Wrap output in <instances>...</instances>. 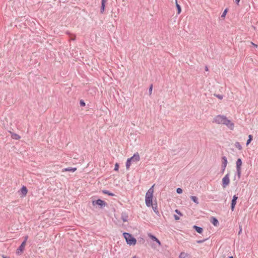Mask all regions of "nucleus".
I'll return each instance as SVG.
<instances>
[{"label": "nucleus", "instance_id": "a878e982", "mask_svg": "<svg viewBox=\"0 0 258 258\" xmlns=\"http://www.w3.org/2000/svg\"><path fill=\"white\" fill-rule=\"evenodd\" d=\"M118 168H119V165H118V164L117 163H116L115 164L114 170L116 171H118Z\"/></svg>", "mask_w": 258, "mask_h": 258}, {"label": "nucleus", "instance_id": "f257e3e1", "mask_svg": "<svg viewBox=\"0 0 258 258\" xmlns=\"http://www.w3.org/2000/svg\"><path fill=\"white\" fill-rule=\"evenodd\" d=\"M213 123L226 125L231 130H233L234 123L224 115H218L213 118Z\"/></svg>", "mask_w": 258, "mask_h": 258}, {"label": "nucleus", "instance_id": "cd10ccee", "mask_svg": "<svg viewBox=\"0 0 258 258\" xmlns=\"http://www.w3.org/2000/svg\"><path fill=\"white\" fill-rule=\"evenodd\" d=\"M80 104L81 106H85L86 105L85 103L83 100H81L80 101Z\"/></svg>", "mask_w": 258, "mask_h": 258}, {"label": "nucleus", "instance_id": "6e6552de", "mask_svg": "<svg viewBox=\"0 0 258 258\" xmlns=\"http://www.w3.org/2000/svg\"><path fill=\"white\" fill-rule=\"evenodd\" d=\"M26 244V240H24L17 250L16 253L18 254H20L23 252Z\"/></svg>", "mask_w": 258, "mask_h": 258}, {"label": "nucleus", "instance_id": "9b49d317", "mask_svg": "<svg viewBox=\"0 0 258 258\" xmlns=\"http://www.w3.org/2000/svg\"><path fill=\"white\" fill-rule=\"evenodd\" d=\"M148 236L153 240L155 241L159 245H161L160 241L154 236L151 234H148Z\"/></svg>", "mask_w": 258, "mask_h": 258}, {"label": "nucleus", "instance_id": "7c9ffc66", "mask_svg": "<svg viewBox=\"0 0 258 258\" xmlns=\"http://www.w3.org/2000/svg\"><path fill=\"white\" fill-rule=\"evenodd\" d=\"M175 212L180 215H182L181 212L177 209L175 210Z\"/></svg>", "mask_w": 258, "mask_h": 258}, {"label": "nucleus", "instance_id": "39448f33", "mask_svg": "<svg viewBox=\"0 0 258 258\" xmlns=\"http://www.w3.org/2000/svg\"><path fill=\"white\" fill-rule=\"evenodd\" d=\"M222 186L224 188L226 187L230 183L229 174H227L222 180Z\"/></svg>", "mask_w": 258, "mask_h": 258}, {"label": "nucleus", "instance_id": "dca6fc26", "mask_svg": "<svg viewBox=\"0 0 258 258\" xmlns=\"http://www.w3.org/2000/svg\"><path fill=\"white\" fill-rule=\"evenodd\" d=\"M194 228L196 230V231L199 233H202L203 232V228L197 226H194Z\"/></svg>", "mask_w": 258, "mask_h": 258}, {"label": "nucleus", "instance_id": "393cba45", "mask_svg": "<svg viewBox=\"0 0 258 258\" xmlns=\"http://www.w3.org/2000/svg\"><path fill=\"white\" fill-rule=\"evenodd\" d=\"M105 5L101 4V13H103L104 12V9H105Z\"/></svg>", "mask_w": 258, "mask_h": 258}, {"label": "nucleus", "instance_id": "473e14b6", "mask_svg": "<svg viewBox=\"0 0 258 258\" xmlns=\"http://www.w3.org/2000/svg\"><path fill=\"white\" fill-rule=\"evenodd\" d=\"M106 2V0H102L101 1V4L105 5V3Z\"/></svg>", "mask_w": 258, "mask_h": 258}, {"label": "nucleus", "instance_id": "a19ab883", "mask_svg": "<svg viewBox=\"0 0 258 258\" xmlns=\"http://www.w3.org/2000/svg\"><path fill=\"white\" fill-rule=\"evenodd\" d=\"M229 258H233V257L231 256L229 257Z\"/></svg>", "mask_w": 258, "mask_h": 258}, {"label": "nucleus", "instance_id": "5701e85b", "mask_svg": "<svg viewBox=\"0 0 258 258\" xmlns=\"http://www.w3.org/2000/svg\"><path fill=\"white\" fill-rule=\"evenodd\" d=\"M227 9H225V10L224 11V12H223V14H222V15H221V18H222L223 19H225V16H226V14H227Z\"/></svg>", "mask_w": 258, "mask_h": 258}, {"label": "nucleus", "instance_id": "f03ea898", "mask_svg": "<svg viewBox=\"0 0 258 258\" xmlns=\"http://www.w3.org/2000/svg\"><path fill=\"white\" fill-rule=\"evenodd\" d=\"M155 184H153L151 188L147 191L145 196V203L147 207H150L153 205V199L154 194V187Z\"/></svg>", "mask_w": 258, "mask_h": 258}, {"label": "nucleus", "instance_id": "a211bd4d", "mask_svg": "<svg viewBox=\"0 0 258 258\" xmlns=\"http://www.w3.org/2000/svg\"><path fill=\"white\" fill-rule=\"evenodd\" d=\"M190 199H191V200L194 202H195L197 204H198L199 203V201H198V198L197 197H196V196H191L190 197Z\"/></svg>", "mask_w": 258, "mask_h": 258}, {"label": "nucleus", "instance_id": "f3484780", "mask_svg": "<svg viewBox=\"0 0 258 258\" xmlns=\"http://www.w3.org/2000/svg\"><path fill=\"white\" fill-rule=\"evenodd\" d=\"M236 204V201L232 200L231 205V209L232 211H234Z\"/></svg>", "mask_w": 258, "mask_h": 258}, {"label": "nucleus", "instance_id": "9d476101", "mask_svg": "<svg viewBox=\"0 0 258 258\" xmlns=\"http://www.w3.org/2000/svg\"><path fill=\"white\" fill-rule=\"evenodd\" d=\"M129 159L132 161V162H138L140 160V157L139 153H136Z\"/></svg>", "mask_w": 258, "mask_h": 258}, {"label": "nucleus", "instance_id": "4468645a", "mask_svg": "<svg viewBox=\"0 0 258 258\" xmlns=\"http://www.w3.org/2000/svg\"><path fill=\"white\" fill-rule=\"evenodd\" d=\"M212 223L215 226H217L219 224L218 220L214 217H212L211 220Z\"/></svg>", "mask_w": 258, "mask_h": 258}, {"label": "nucleus", "instance_id": "ddd939ff", "mask_svg": "<svg viewBox=\"0 0 258 258\" xmlns=\"http://www.w3.org/2000/svg\"><path fill=\"white\" fill-rule=\"evenodd\" d=\"M77 170L76 168H64L62 170V172H66V171H71V172H75Z\"/></svg>", "mask_w": 258, "mask_h": 258}, {"label": "nucleus", "instance_id": "f704fd0d", "mask_svg": "<svg viewBox=\"0 0 258 258\" xmlns=\"http://www.w3.org/2000/svg\"><path fill=\"white\" fill-rule=\"evenodd\" d=\"M153 210H154V211L155 212H156V213H157V212H158V211H156L157 209H156V207H155V208H154V207H153Z\"/></svg>", "mask_w": 258, "mask_h": 258}, {"label": "nucleus", "instance_id": "4c0bfd02", "mask_svg": "<svg viewBox=\"0 0 258 258\" xmlns=\"http://www.w3.org/2000/svg\"><path fill=\"white\" fill-rule=\"evenodd\" d=\"M132 258H139V257L135 255V256H133Z\"/></svg>", "mask_w": 258, "mask_h": 258}, {"label": "nucleus", "instance_id": "412c9836", "mask_svg": "<svg viewBox=\"0 0 258 258\" xmlns=\"http://www.w3.org/2000/svg\"><path fill=\"white\" fill-rule=\"evenodd\" d=\"M252 140V136L251 135L248 136V139L246 142V146H248Z\"/></svg>", "mask_w": 258, "mask_h": 258}, {"label": "nucleus", "instance_id": "b1692460", "mask_svg": "<svg viewBox=\"0 0 258 258\" xmlns=\"http://www.w3.org/2000/svg\"><path fill=\"white\" fill-rule=\"evenodd\" d=\"M235 147L238 148L239 150H241V146L240 145V144H239V143L238 142H236L235 144Z\"/></svg>", "mask_w": 258, "mask_h": 258}, {"label": "nucleus", "instance_id": "1a4fd4ad", "mask_svg": "<svg viewBox=\"0 0 258 258\" xmlns=\"http://www.w3.org/2000/svg\"><path fill=\"white\" fill-rule=\"evenodd\" d=\"M222 172H224L226 168V166H227V165L228 163V161H227L226 157L225 156H224L222 158Z\"/></svg>", "mask_w": 258, "mask_h": 258}, {"label": "nucleus", "instance_id": "2eb2a0df", "mask_svg": "<svg viewBox=\"0 0 258 258\" xmlns=\"http://www.w3.org/2000/svg\"><path fill=\"white\" fill-rule=\"evenodd\" d=\"M11 137L13 139L16 140H19L21 138L20 136L19 135L15 133H12Z\"/></svg>", "mask_w": 258, "mask_h": 258}, {"label": "nucleus", "instance_id": "0eeeda50", "mask_svg": "<svg viewBox=\"0 0 258 258\" xmlns=\"http://www.w3.org/2000/svg\"><path fill=\"white\" fill-rule=\"evenodd\" d=\"M28 193V189L25 186H23L19 191V195L21 198L26 196Z\"/></svg>", "mask_w": 258, "mask_h": 258}, {"label": "nucleus", "instance_id": "7ed1b4c3", "mask_svg": "<svg viewBox=\"0 0 258 258\" xmlns=\"http://www.w3.org/2000/svg\"><path fill=\"white\" fill-rule=\"evenodd\" d=\"M123 237L126 243L130 245H135L137 243L136 239L131 234L124 232L123 233Z\"/></svg>", "mask_w": 258, "mask_h": 258}, {"label": "nucleus", "instance_id": "aec40b11", "mask_svg": "<svg viewBox=\"0 0 258 258\" xmlns=\"http://www.w3.org/2000/svg\"><path fill=\"white\" fill-rule=\"evenodd\" d=\"M176 6L177 7V11H178L177 13H178V14H179L181 12V9L180 5L177 3V1H176Z\"/></svg>", "mask_w": 258, "mask_h": 258}, {"label": "nucleus", "instance_id": "58836bf2", "mask_svg": "<svg viewBox=\"0 0 258 258\" xmlns=\"http://www.w3.org/2000/svg\"><path fill=\"white\" fill-rule=\"evenodd\" d=\"M218 97L221 99L222 98V97L221 96H218Z\"/></svg>", "mask_w": 258, "mask_h": 258}, {"label": "nucleus", "instance_id": "72a5a7b5", "mask_svg": "<svg viewBox=\"0 0 258 258\" xmlns=\"http://www.w3.org/2000/svg\"><path fill=\"white\" fill-rule=\"evenodd\" d=\"M250 43L255 47H257V45L256 44H254V43H253L252 42H251Z\"/></svg>", "mask_w": 258, "mask_h": 258}, {"label": "nucleus", "instance_id": "423d86ee", "mask_svg": "<svg viewBox=\"0 0 258 258\" xmlns=\"http://www.w3.org/2000/svg\"><path fill=\"white\" fill-rule=\"evenodd\" d=\"M92 205L94 206L95 205H98L100 206L101 207H105L106 206V203L100 199H98L96 201H92Z\"/></svg>", "mask_w": 258, "mask_h": 258}, {"label": "nucleus", "instance_id": "c756f323", "mask_svg": "<svg viewBox=\"0 0 258 258\" xmlns=\"http://www.w3.org/2000/svg\"><path fill=\"white\" fill-rule=\"evenodd\" d=\"M237 199H238V197H237L236 195H234V196L233 197L232 200L237 201Z\"/></svg>", "mask_w": 258, "mask_h": 258}, {"label": "nucleus", "instance_id": "6ab92c4d", "mask_svg": "<svg viewBox=\"0 0 258 258\" xmlns=\"http://www.w3.org/2000/svg\"><path fill=\"white\" fill-rule=\"evenodd\" d=\"M132 161L128 158L126 163V167L127 169H128L130 167V166L131 165Z\"/></svg>", "mask_w": 258, "mask_h": 258}, {"label": "nucleus", "instance_id": "e433bc0d", "mask_svg": "<svg viewBox=\"0 0 258 258\" xmlns=\"http://www.w3.org/2000/svg\"><path fill=\"white\" fill-rule=\"evenodd\" d=\"M27 239H28V236H26L25 237V240H26V242L27 241Z\"/></svg>", "mask_w": 258, "mask_h": 258}, {"label": "nucleus", "instance_id": "bb28decb", "mask_svg": "<svg viewBox=\"0 0 258 258\" xmlns=\"http://www.w3.org/2000/svg\"><path fill=\"white\" fill-rule=\"evenodd\" d=\"M176 191L178 194H180L182 192V189L181 188H177Z\"/></svg>", "mask_w": 258, "mask_h": 258}, {"label": "nucleus", "instance_id": "c85d7f7f", "mask_svg": "<svg viewBox=\"0 0 258 258\" xmlns=\"http://www.w3.org/2000/svg\"><path fill=\"white\" fill-rule=\"evenodd\" d=\"M152 89H153V85H151L150 88H149V93L150 94H152Z\"/></svg>", "mask_w": 258, "mask_h": 258}, {"label": "nucleus", "instance_id": "ea45409f", "mask_svg": "<svg viewBox=\"0 0 258 258\" xmlns=\"http://www.w3.org/2000/svg\"><path fill=\"white\" fill-rule=\"evenodd\" d=\"M241 231H242V229H241V228H240V230H239V234H240V232H241Z\"/></svg>", "mask_w": 258, "mask_h": 258}, {"label": "nucleus", "instance_id": "f8f14e48", "mask_svg": "<svg viewBox=\"0 0 258 258\" xmlns=\"http://www.w3.org/2000/svg\"><path fill=\"white\" fill-rule=\"evenodd\" d=\"M179 258H190L189 255L184 252L180 253Z\"/></svg>", "mask_w": 258, "mask_h": 258}, {"label": "nucleus", "instance_id": "4be33fe9", "mask_svg": "<svg viewBox=\"0 0 258 258\" xmlns=\"http://www.w3.org/2000/svg\"><path fill=\"white\" fill-rule=\"evenodd\" d=\"M103 192L105 194L108 195V196H114V194H113V193H111V192H109L108 191H107V190H104V191H103Z\"/></svg>", "mask_w": 258, "mask_h": 258}, {"label": "nucleus", "instance_id": "2f4dec72", "mask_svg": "<svg viewBox=\"0 0 258 258\" xmlns=\"http://www.w3.org/2000/svg\"><path fill=\"white\" fill-rule=\"evenodd\" d=\"M174 218L176 220H178L179 219V217L176 215H174Z\"/></svg>", "mask_w": 258, "mask_h": 258}, {"label": "nucleus", "instance_id": "c9c22d12", "mask_svg": "<svg viewBox=\"0 0 258 258\" xmlns=\"http://www.w3.org/2000/svg\"><path fill=\"white\" fill-rule=\"evenodd\" d=\"M240 0H235V1H236V3H237V4H238V3H239V2H240Z\"/></svg>", "mask_w": 258, "mask_h": 258}, {"label": "nucleus", "instance_id": "20e7f679", "mask_svg": "<svg viewBox=\"0 0 258 258\" xmlns=\"http://www.w3.org/2000/svg\"><path fill=\"white\" fill-rule=\"evenodd\" d=\"M242 162L241 159L239 158L236 161V170L237 172V175L239 177H240L241 175V165Z\"/></svg>", "mask_w": 258, "mask_h": 258}]
</instances>
